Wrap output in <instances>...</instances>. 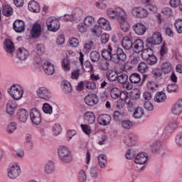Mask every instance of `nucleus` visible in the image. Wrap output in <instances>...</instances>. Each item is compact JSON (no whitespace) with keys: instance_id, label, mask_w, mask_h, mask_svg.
Instances as JSON below:
<instances>
[{"instance_id":"nucleus-44","label":"nucleus","mask_w":182,"mask_h":182,"mask_svg":"<svg viewBox=\"0 0 182 182\" xmlns=\"http://www.w3.org/2000/svg\"><path fill=\"white\" fill-rule=\"evenodd\" d=\"M178 85L177 84H168L167 86L168 93H177Z\"/></svg>"},{"instance_id":"nucleus-6","label":"nucleus","mask_w":182,"mask_h":182,"mask_svg":"<svg viewBox=\"0 0 182 182\" xmlns=\"http://www.w3.org/2000/svg\"><path fill=\"white\" fill-rule=\"evenodd\" d=\"M127 60V55L121 48H117L116 53L112 54L113 63H120V62H126Z\"/></svg>"},{"instance_id":"nucleus-38","label":"nucleus","mask_w":182,"mask_h":182,"mask_svg":"<svg viewBox=\"0 0 182 182\" xmlns=\"http://www.w3.org/2000/svg\"><path fill=\"white\" fill-rule=\"evenodd\" d=\"M133 116L134 119H141L144 116V109L141 107H136Z\"/></svg>"},{"instance_id":"nucleus-7","label":"nucleus","mask_w":182,"mask_h":182,"mask_svg":"<svg viewBox=\"0 0 182 182\" xmlns=\"http://www.w3.org/2000/svg\"><path fill=\"white\" fill-rule=\"evenodd\" d=\"M110 96L112 99H119L120 97L121 100L123 102L124 100H127V98L129 97L127 96V94L125 92H122V90L120 88L117 87H112L110 89Z\"/></svg>"},{"instance_id":"nucleus-21","label":"nucleus","mask_w":182,"mask_h":182,"mask_svg":"<svg viewBox=\"0 0 182 182\" xmlns=\"http://www.w3.org/2000/svg\"><path fill=\"white\" fill-rule=\"evenodd\" d=\"M15 110H16V102L14 100H11L7 103L6 106V112L10 116H12L15 114Z\"/></svg>"},{"instance_id":"nucleus-42","label":"nucleus","mask_w":182,"mask_h":182,"mask_svg":"<svg viewBox=\"0 0 182 182\" xmlns=\"http://www.w3.org/2000/svg\"><path fill=\"white\" fill-rule=\"evenodd\" d=\"M61 66L65 72H69L70 70V61H69V59H63Z\"/></svg>"},{"instance_id":"nucleus-40","label":"nucleus","mask_w":182,"mask_h":182,"mask_svg":"<svg viewBox=\"0 0 182 182\" xmlns=\"http://www.w3.org/2000/svg\"><path fill=\"white\" fill-rule=\"evenodd\" d=\"M45 171L47 174H52L55 171V165L53 162L48 161L45 166Z\"/></svg>"},{"instance_id":"nucleus-41","label":"nucleus","mask_w":182,"mask_h":182,"mask_svg":"<svg viewBox=\"0 0 182 182\" xmlns=\"http://www.w3.org/2000/svg\"><path fill=\"white\" fill-rule=\"evenodd\" d=\"M137 69L140 73H146L149 72V65H147V63L142 62L138 65Z\"/></svg>"},{"instance_id":"nucleus-46","label":"nucleus","mask_w":182,"mask_h":182,"mask_svg":"<svg viewBox=\"0 0 182 182\" xmlns=\"http://www.w3.org/2000/svg\"><path fill=\"white\" fill-rule=\"evenodd\" d=\"M15 130H16V123L10 122L6 127V132L8 134H12Z\"/></svg>"},{"instance_id":"nucleus-59","label":"nucleus","mask_w":182,"mask_h":182,"mask_svg":"<svg viewBox=\"0 0 182 182\" xmlns=\"http://www.w3.org/2000/svg\"><path fill=\"white\" fill-rule=\"evenodd\" d=\"M161 148V142L160 141L155 142L151 146V151L153 153H157V151H159V150H160Z\"/></svg>"},{"instance_id":"nucleus-29","label":"nucleus","mask_w":182,"mask_h":182,"mask_svg":"<svg viewBox=\"0 0 182 182\" xmlns=\"http://www.w3.org/2000/svg\"><path fill=\"white\" fill-rule=\"evenodd\" d=\"M4 49L8 53H12L15 51V46L12 41L7 39L4 41Z\"/></svg>"},{"instance_id":"nucleus-5","label":"nucleus","mask_w":182,"mask_h":182,"mask_svg":"<svg viewBox=\"0 0 182 182\" xmlns=\"http://www.w3.org/2000/svg\"><path fill=\"white\" fill-rule=\"evenodd\" d=\"M18 176H21V166L18 163L11 164L8 168V177L11 180H15Z\"/></svg>"},{"instance_id":"nucleus-36","label":"nucleus","mask_w":182,"mask_h":182,"mask_svg":"<svg viewBox=\"0 0 182 182\" xmlns=\"http://www.w3.org/2000/svg\"><path fill=\"white\" fill-rule=\"evenodd\" d=\"M62 87L64 93H70L72 92V85L68 81L64 80L62 82Z\"/></svg>"},{"instance_id":"nucleus-49","label":"nucleus","mask_w":182,"mask_h":182,"mask_svg":"<svg viewBox=\"0 0 182 182\" xmlns=\"http://www.w3.org/2000/svg\"><path fill=\"white\" fill-rule=\"evenodd\" d=\"M36 52L37 55H43L45 53V46L41 43L36 45Z\"/></svg>"},{"instance_id":"nucleus-34","label":"nucleus","mask_w":182,"mask_h":182,"mask_svg":"<svg viewBox=\"0 0 182 182\" xmlns=\"http://www.w3.org/2000/svg\"><path fill=\"white\" fill-rule=\"evenodd\" d=\"M131 83H139L141 80V76L137 73H133L129 76Z\"/></svg>"},{"instance_id":"nucleus-18","label":"nucleus","mask_w":182,"mask_h":182,"mask_svg":"<svg viewBox=\"0 0 182 182\" xmlns=\"http://www.w3.org/2000/svg\"><path fill=\"white\" fill-rule=\"evenodd\" d=\"M113 48L111 46H109L107 48H104L102 50V56L105 60H112L113 62Z\"/></svg>"},{"instance_id":"nucleus-3","label":"nucleus","mask_w":182,"mask_h":182,"mask_svg":"<svg viewBox=\"0 0 182 182\" xmlns=\"http://www.w3.org/2000/svg\"><path fill=\"white\" fill-rule=\"evenodd\" d=\"M8 92L14 100H21L23 96V88L21 85H13Z\"/></svg>"},{"instance_id":"nucleus-61","label":"nucleus","mask_w":182,"mask_h":182,"mask_svg":"<svg viewBox=\"0 0 182 182\" xmlns=\"http://www.w3.org/2000/svg\"><path fill=\"white\" fill-rule=\"evenodd\" d=\"M117 74L116 73H114L113 71H111L107 74V79L110 82H115V80H117Z\"/></svg>"},{"instance_id":"nucleus-53","label":"nucleus","mask_w":182,"mask_h":182,"mask_svg":"<svg viewBox=\"0 0 182 182\" xmlns=\"http://www.w3.org/2000/svg\"><path fill=\"white\" fill-rule=\"evenodd\" d=\"M80 127L82 130V132H84L85 133V134H90V133H92V127H90V126H89V124H82L80 125Z\"/></svg>"},{"instance_id":"nucleus-15","label":"nucleus","mask_w":182,"mask_h":182,"mask_svg":"<svg viewBox=\"0 0 182 182\" xmlns=\"http://www.w3.org/2000/svg\"><path fill=\"white\" fill-rule=\"evenodd\" d=\"M132 50L135 53H140L144 50V42L141 39H136L132 44Z\"/></svg>"},{"instance_id":"nucleus-23","label":"nucleus","mask_w":182,"mask_h":182,"mask_svg":"<svg viewBox=\"0 0 182 182\" xmlns=\"http://www.w3.org/2000/svg\"><path fill=\"white\" fill-rule=\"evenodd\" d=\"M133 29L135 33L139 36H141L144 33H146V31H147V28L143 23H136L133 26Z\"/></svg>"},{"instance_id":"nucleus-24","label":"nucleus","mask_w":182,"mask_h":182,"mask_svg":"<svg viewBox=\"0 0 182 182\" xmlns=\"http://www.w3.org/2000/svg\"><path fill=\"white\" fill-rule=\"evenodd\" d=\"M122 46L126 50H129V49L133 48V41H132V38L129 36L124 37L122 40Z\"/></svg>"},{"instance_id":"nucleus-55","label":"nucleus","mask_w":182,"mask_h":182,"mask_svg":"<svg viewBox=\"0 0 182 182\" xmlns=\"http://www.w3.org/2000/svg\"><path fill=\"white\" fill-rule=\"evenodd\" d=\"M85 87L88 90H95L96 89V82L93 81H86Z\"/></svg>"},{"instance_id":"nucleus-19","label":"nucleus","mask_w":182,"mask_h":182,"mask_svg":"<svg viewBox=\"0 0 182 182\" xmlns=\"http://www.w3.org/2000/svg\"><path fill=\"white\" fill-rule=\"evenodd\" d=\"M28 9L30 12H34V14L41 12V6H39V3L35 1V0H32L28 3Z\"/></svg>"},{"instance_id":"nucleus-27","label":"nucleus","mask_w":182,"mask_h":182,"mask_svg":"<svg viewBox=\"0 0 182 182\" xmlns=\"http://www.w3.org/2000/svg\"><path fill=\"white\" fill-rule=\"evenodd\" d=\"M29 57V51L24 48H21L18 49V52L17 53V58L20 59V60H26Z\"/></svg>"},{"instance_id":"nucleus-16","label":"nucleus","mask_w":182,"mask_h":182,"mask_svg":"<svg viewBox=\"0 0 182 182\" xmlns=\"http://www.w3.org/2000/svg\"><path fill=\"white\" fill-rule=\"evenodd\" d=\"M171 112L175 116H180L182 113V98H179L171 108Z\"/></svg>"},{"instance_id":"nucleus-60","label":"nucleus","mask_w":182,"mask_h":182,"mask_svg":"<svg viewBox=\"0 0 182 182\" xmlns=\"http://www.w3.org/2000/svg\"><path fill=\"white\" fill-rule=\"evenodd\" d=\"M60 22V18L55 16H50L46 20V23H59Z\"/></svg>"},{"instance_id":"nucleus-54","label":"nucleus","mask_w":182,"mask_h":182,"mask_svg":"<svg viewBox=\"0 0 182 182\" xmlns=\"http://www.w3.org/2000/svg\"><path fill=\"white\" fill-rule=\"evenodd\" d=\"M84 70L85 72H93V65L89 60H86L84 63Z\"/></svg>"},{"instance_id":"nucleus-13","label":"nucleus","mask_w":182,"mask_h":182,"mask_svg":"<svg viewBox=\"0 0 182 182\" xmlns=\"http://www.w3.org/2000/svg\"><path fill=\"white\" fill-rule=\"evenodd\" d=\"M84 102L88 106H95L99 103V97L95 94H90L84 98Z\"/></svg>"},{"instance_id":"nucleus-22","label":"nucleus","mask_w":182,"mask_h":182,"mask_svg":"<svg viewBox=\"0 0 182 182\" xmlns=\"http://www.w3.org/2000/svg\"><path fill=\"white\" fill-rule=\"evenodd\" d=\"M151 75L156 82H160L163 79V71L161 68H154L152 69Z\"/></svg>"},{"instance_id":"nucleus-31","label":"nucleus","mask_w":182,"mask_h":182,"mask_svg":"<svg viewBox=\"0 0 182 182\" xmlns=\"http://www.w3.org/2000/svg\"><path fill=\"white\" fill-rule=\"evenodd\" d=\"M161 70L164 75H168L173 72V66L170 63H164L161 65Z\"/></svg>"},{"instance_id":"nucleus-62","label":"nucleus","mask_w":182,"mask_h":182,"mask_svg":"<svg viewBox=\"0 0 182 182\" xmlns=\"http://www.w3.org/2000/svg\"><path fill=\"white\" fill-rule=\"evenodd\" d=\"M79 46V40L76 38H72L69 41V46H71V48H77Z\"/></svg>"},{"instance_id":"nucleus-47","label":"nucleus","mask_w":182,"mask_h":182,"mask_svg":"<svg viewBox=\"0 0 182 182\" xmlns=\"http://www.w3.org/2000/svg\"><path fill=\"white\" fill-rule=\"evenodd\" d=\"M146 87L148 90H155L157 89V87H159V85H157V83L153 80H149L146 83Z\"/></svg>"},{"instance_id":"nucleus-48","label":"nucleus","mask_w":182,"mask_h":182,"mask_svg":"<svg viewBox=\"0 0 182 182\" xmlns=\"http://www.w3.org/2000/svg\"><path fill=\"white\" fill-rule=\"evenodd\" d=\"M43 111L47 114H52L53 108L48 103H45L43 106Z\"/></svg>"},{"instance_id":"nucleus-9","label":"nucleus","mask_w":182,"mask_h":182,"mask_svg":"<svg viewBox=\"0 0 182 182\" xmlns=\"http://www.w3.org/2000/svg\"><path fill=\"white\" fill-rule=\"evenodd\" d=\"M80 16H82V10L77 8L73 11L72 15L66 14L61 19H63L64 22H73L75 18H80Z\"/></svg>"},{"instance_id":"nucleus-32","label":"nucleus","mask_w":182,"mask_h":182,"mask_svg":"<svg viewBox=\"0 0 182 182\" xmlns=\"http://www.w3.org/2000/svg\"><path fill=\"white\" fill-rule=\"evenodd\" d=\"M97 160L101 168H105L107 164V157L105 154H100L97 157Z\"/></svg>"},{"instance_id":"nucleus-64","label":"nucleus","mask_w":182,"mask_h":182,"mask_svg":"<svg viewBox=\"0 0 182 182\" xmlns=\"http://www.w3.org/2000/svg\"><path fill=\"white\" fill-rule=\"evenodd\" d=\"M109 36L107 33H102L101 35V43L106 45L109 42Z\"/></svg>"},{"instance_id":"nucleus-14","label":"nucleus","mask_w":182,"mask_h":182,"mask_svg":"<svg viewBox=\"0 0 182 182\" xmlns=\"http://www.w3.org/2000/svg\"><path fill=\"white\" fill-rule=\"evenodd\" d=\"M42 33V26L39 23H34L31 30V36L33 39H38Z\"/></svg>"},{"instance_id":"nucleus-35","label":"nucleus","mask_w":182,"mask_h":182,"mask_svg":"<svg viewBox=\"0 0 182 182\" xmlns=\"http://www.w3.org/2000/svg\"><path fill=\"white\" fill-rule=\"evenodd\" d=\"M154 55V53H153V49L149 47L148 48L144 49V50H142L141 58L144 59V60H145L146 59L150 58L151 56H153Z\"/></svg>"},{"instance_id":"nucleus-12","label":"nucleus","mask_w":182,"mask_h":182,"mask_svg":"<svg viewBox=\"0 0 182 182\" xmlns=\"http://www.w3.org/2000/svg\"><path fill=\"white\" fill-rule=\"evenodd\" d=\"M85 124H93L96 122V116L93 112H86L83 115Z\"/></svg>"},{"instance_id":"nucleus-56","label":"nucleus","mask_w":182,"mask_h":182,"mask_svg":"<svg viewBox=\"0 0 182 182\" xmlns=\"http://www.w3.org/2000/svg\"><path fill=\"white\" fill-rule=\"evenodd\" d=\"M78 31L81 33H85V32H87V29H89V26L86 23H80L77 26Z\"/></svg>"},{"instance_id":"nucleus-45","label":"nucleus","mask_w":182,"mask_h":182,"mask_svg":"<svg viewBox=\"0 0 182 182\" xmlns=\"http://www.w3.org/2000/svg\"><path fill=\"white\" fill-rule=\"evenodd\" d=\"M48 31L50 32H58L60 28V24L59 23H50L47 25Z\"/></svg>"},{"instance_id":"nucleus-57","label":"nucleus","mask_w":182,"mask_h":182,"mask_svg":"<svg viewBox=\"0 0 182 182\" xmlns=\"http://www.w3.org/2000/svg\"><path fill=\"white\" fill-rule=\"evenodd\" d=\"M60 132H62V127L59 124H54L53 127V133H54L55 136L60 134Z\"/></svg>"},{"instance_id":"nucleus-63","label":"nucleus","mask_w":182,"mask_h":182,"mask_svg":"<svg viewBox=\"0 0 182 182\" xmlns=\"http://www.w3.org/2000/svg\"><path fill=\"white\" fill-rule=\"evenodd\" d=\"M176 143L179 147H182V132H179L176 136Z\"/></svg>"},{"instance_id":"nucleus-20","label":"nucleus","mask_w":182,"mask_h":182,"mask_svg":"<svg viewBox=\"0 0 182 182\" xmlns=\"http://www.w3.org/2000/svg\"><path fill=\"white\" fill-rule=\"evenodd\" d=\"M112 121V117L109 114H101L98 117V123L101 126H107Z\"/></svg>"},{"instance_id":"nucleus-43","label":"nucleus","mask_w":182,"mask_h":182,"mask_svg":"<svg viewBox=\"0 0 182 182\" xmlns=\"http://www.w3.org/2000/svg\"><path fill=\"white\" fill-rule=\"evenodd\" d=\"M13 28L15 32H17V33H21L25 31V23H14Z\"/></svg>"},{"instance_id":"nucleus-28","label":"nucleus","mask_w":182,"mask_h":182,"mask_svg":"<svg viewBox=\"0 0 182 182\" xmlns=\"http://www.w3.org/2000/svg\"><path fill=\"white\" fill-rule=\"evenodd\" d=\"M167 99V95L164 92H158L154 96V100L156 102V103H163V102H166Z\"/></svg>"},{"instance_id":"nucleus-58","label":"nucleus","mask_w":182,"mask_h":182,"mask_svg":"<svg viewBox=\"0 0 182 182\" xmlns=\"http://www.w3.org/2000/svg\"><path fill=\"white\" fill-rule=\"evenodd\" d=\"M121 124L124 129H129L133 127V123L129 120L122 121Z\"/></svg>"},{"instance_id":"nucleus-2","label":"nucleus","mask_w":182,"mask_h":182,"mask_svg":"<svg viewBox=\"0 0 182 182\" xmlns=\"http://www.w3.org/2000/svg\"><path fill=\"white\" fill-rule=\"evenodd\" d=\"M58 157L61 161H63V163L68 164L73 161V156L72 155V152H70V150L67 146H60L58 150Z\"/></svg>"},{"instance_id":"nucleus-52","label":"nucleus","mask_w":182,"mask_h":182,"mask_svg":"<svg viewBox=\"0 0 182 182\" xmlns=\"http://www.w3.org/2000/svg\"><path fill=\"white\" fill-rule=\"evenodd\" d=\"M128 79H129V76L127 75L122 74L119 76H118L117 80L118 83H121L123 85L127 82Z\"/></svg>"},{"instance_id":"nucleus-25","label":"nucleus","mask_w":182,"mask_h":182,"mask_svg":"<svg viewBox=\"0 0 182 182\" xmlns=\"http://www.w3.org/2000/svg\"><path fill=\"white\" fill-rule=\"evenodd\" d=\"M147 154L146 153H139L135 158L134 162L136 164H146L147 161Z\"/></svg>"},{"instance_id":"nucleus-1","label":"nucleus","mask_w":182,"mask_h":182,"mask_svg":"<svg viewBox=\"0 0 182 182\" xmlns=\"http://www.w3.org/2000/svg\"><path fill=\"white\" fill-rule=\"evenodd\" d=\"M107 15L110 19L117 21L119 23H129L127 14L121 8H118L116 10L109 9L107 10Z\"/></svg>"},{"instance_id":"nucleus-50","label":"nucleus","mask_w":182,"mask_h":182,"mask_svg":"<svg viewBox=\"0 0 182 182\" xmlns=\"http://www.w3.org/2000/svg\"><path fill=\"white\" fill-rule=\"evenodd\" d=\"M78 180L80 182H86V180H87L86 172L84 170H80L78 172Z\"/></svg>"},{"instance_id":"nucleus-51","label":"nucleus","mask_w":182,"mask_h":182,"mask_svg":"<svg viewBox=\"0 0 182 182\" xmlns=\"http://www.w3.org/2000/svg\"><path fill=\"white\" fill-rule=\"evenodd\" d=\"M145 60L148 65H150L151 66H153V65H156V63H157V58L154 55H151V57H148V58H146Z\"/></svg>"},{"instance_id":"nucleus-26","label":"nucleus","mask_w":182,"mask_h":182,"mask_svg":"<svg viewBox=\"0 0 182 182\" xmlns=\"http://www.w3.org/2000/svg\"><path fill=\"white\" fill-rule=\"evenodd\" d=\"M43 69L46 75H53L55 73V66L49 62L43 64Z\"/></svg>"},{"instance_id":"nucleus-8","label":"nucleus","mask_w":182,"mask_h":182,"mask_svg":"<svg viewBox=\"0 0 182 182\" xmlns=\"http://www.w3.org/2000/svg\"><path fill=\"white\" fill-rule=\"evenodd\" d=\"M30 118L33 124H35L36 126L41 124L42 122V114H41V111L36 108L32 109L30 112Z\"/></svg>"},{"instance_id":"nucleus-11","label":"nucleus","mask_w":182,"mask_h":182,"mask_svg":"<svg viewBox=\"0 0 182 182\" xmlns=\"http://www.w3.org/2000/svg\"><path fill=\"white\" fill-rule=\"evenodd\" d=\"M132 14L136 18H147L149 16V11L142 7H135L132 9Z\"/></svg>"},{"instance_id":"nucleus-37","label":"nucleus","mask_w":182,"mask_h":182,"mask_svg":"<svg viewBox=\"0 0 182 182\" xmlns=\"http://www.w3.org/2000/svg\"><path fill=\"white\" fill-rule=\"evenodd\" d=\"M109 62H107V60H101L98 63L97 66L100 70H109Z\"/></svg>"},{"instance_id":"nucleus-39","label":"nucleus","mask_w":182,"mask_h":182,"mask_svg":"<svg viewBox=\"0 0 182 182\" xmlns=\"http://www.w3.org/2000/svg\"><path fill=\"white\" fill-rule=\"evenodd\" d=\"M90 58L94 63H96L100 60V53L96 50L92 51L90 54Z\"/></svg>"},{"instance_id":"nucleus-30","label":"nucleus","mask_w":182,"mask_h":182,"mask_svg":"<svg viewBox=\"0 0 182 182\" xmlns=\"http://www.w3.org/2000/svg\"><path fill=\"white\" fill-rule=\"evenodd\" d=\"M2 14L4 16H12V15H14V9L10 6L9 4H6L4 6H3V9H2Z\"/></svg>"},{"instance_id":"nucleus-17","label":"nucleus","mask_w":182,"mask_h":182,"mask_svg":"<svg viewBox=\"0 0 182 182\" xmlns=\"http://www.w3.org/2000/svg\"><path fill=\"white\" fill-rule=\"evenodd\" d=\"M17 117L21 123H26V120H28V117H29V114L28 111L25 109H19L17 110Z\"/></svg>"},{"instance_id":"nucleus-10","label":"nucleus","mask_w":182,"mask_h":182,"mask_svg":"<svg viewBox=\"0 0 182 182\" xmlns=\"http://www.w3.org/2000/svg\"><path fill=\"white\" fill-rule=\"evenodd\" d=\"M37 96H39L41 99L44 100H49L52 97V94L50 91L45 87H41L36 91Z\"/></svg>"},{"instance_id":"nucleus-33","label":"nucleus","mask_w":182,"mask_h":182,"mask_svg":"<svg viewBox=\"0 0 182 182\" xmlns=\"http://www.w3.org/2000/svg\"><path fill=\"white\" fill-rule=\"evenodd\" d=\"M91 32L94 36L99 38L102 35V26L95 24L92 28Z\"/></svg>"},{"instance_id":"nucleus-4","label":"nucleus","mask_w":182,"mask_h":182,"mask_svg":"<svg viewBox=\"0 0 182 182\" xmlns=\"http://www.w3.org/2000/svg\"><path fill=\"white\" fill-rule=\"evenodd\" d=\"M161 42H163V37L161 36V33L159 31H155L151 37H149L146 39V43L148 48L156 46V45H160Z\"/></svg>"}]
</instances>
